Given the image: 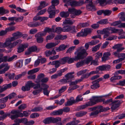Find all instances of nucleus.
<instances>
[{
	"instance_id": "nucleus-64",
	"label": "nucleus",
	"mask_w": 125,
	"mask_h": 125,
	"mask_svg": "<svg viewBox=\"0 0 125 125\" xmlns=\"http://www.w3.org/2000/svg\"><path fill=\"white\" fill-rule=\"evenodd\" d=\"M26 84L27 86L30 87V88L31 87H33L34 85V83H32L31 81H28L27 82Z\"/></svg>"
},
{
	"instance_id": "nucleus-7",
	"label": "nucleus",
	"mask_w": 125,
	"mask_h": 125,
	"mask_svg": "<svg viewBox=\"0 0 125 125\" xmlns=\"http://www.w3.org/2000/svg\"><path fill=\"white\" fill-rule=\"evenodd\" d=\"M88 3L86 5V8L89 10H95L96 9L95 6L93 5L92 0H86L84 3Z\"/></svg>"
},
{
	"instance_id": "nucleus-36",
	"label": "nucleus",
	"mask_w": 125,
	"mask_h": 125,
	"mask_svg": "<svg viewBox=\"0 0 125 125\" xmlns=\"http://www.w3.org/2000/svg\"><path fill=\"white\" fill-rule=\"evenodd\" d=\"M43 31L46 34L47 32L49 33L50 32H54V29L53 28L50 29L48 27H46L44 29Z\"/></svg>"
},
{
	"instance_id": "nucleus-49",
	"label": "nucleus",
	"mask_w": 125,
	"mask_h": 125,
	"mask_svg": "<svg viewBox=\"0 0 125 125\" xmlns=\"http://www.w3.org/2000/svg\"><path fill=\"white\" fill-rule=\"evenodd\" d=\"M110 27L109 28H107L103 29V34H110V33L109 31L110 30Z\"/></svg>"
},
{
	"instance_id": "nucleus-2",
	"label": "nucleus",
	"mask_w": 125,
	"mask_h": 125,
	"mask_svg": "<svg viewBox=\"0 0 125 125\" xmlns=\"http://www.w3.org/2000/svg\"><path fill=\"white\" fill-rule=\"evenodd\" d=\"M7 116H10V117L12 120H14L19 117H22L23 115L22 113L19 112L18 110H13L10 113L6 114Z\"/></svg>"
},
{
	"instance_id": "nucleus-19",
	"label": "nucleus",
	"mask_w": 125,
	"mask_h": 125,
	"mask_svg": "<svg viewBox=\"0 0 125 125\" xmlns=\"http://www.w3.org/2000/svg\"><path fill=\"white\" fill-rule=\"evenodd\" d=\"M92 103L91 102H88L86 103L85 104L81 105L79 106L80 109H83L86 107L89 106H91L93 105L94 104H92Z\"/></svg>"
},
{
	"instance_id": "nucleus-11",
	"label": "nucleus",
	"mask_w": 125,
	"mask_h": 125,
	"mask_svg": "<svg viewBox=\"0 0 125 125\" xmlns=\"http://www.w3.org/2000/svg\"><path fill=\"white\" fill-rule=\"evenodd\" d=\"M122 45L121 44H116L113 47L114 49H117V52H120L124 49V48L122 47Z\"/></svg>"
},
{
	"instance_id": "nucleus-29",
	"label": "nucleus",
	"mask_w": 125,
	"mask_h": 125,
	"mask_svg": "<svg viewBox=\"0 0 125 125\" xmlns=\"http://www.w3.org/2000/svg\"><path fill=\"white\" fill-rule=\"evenodd\" d=\"M122 78V77L121 76H115L114 75V76L110 78V80L111 82H113L116 80H119L121 79Z\"/></svg>"
},
{
	"instance_id": "nucleus-57",
	"label": "nucleus",
	"mask_w": 125,
	"mask_h": 125,
	"mask_svg": "<svg viewBox=\"0 0 125 125\" xmlns=\"http://www.w3.org/2000/svg\"><path fill=\"white\" fill-rule=\"evenodd\" d=\"M95 56L96 60H98L99 58L101 57L102 55V53L101 52H98L96 54Z\"/></svg>"
},
{
	"instance_id": "nucleus-43",
	"label": "nucleus",
	"mask_w": 125,
	"mask_h": 125,
	"mask_svg": "<svg viewBox=\"0 0 125 125\" xmlns=\"http://www.w3.org/2000/svg\"><path fill=\"white\" fill-rule=\"evenodd\" d=\"M112 11L109 10H104V14L105 16H109L112 13Z\"/></svg>"
},
{
	"instance_id": "nucleus-54",
	"label": "nucleus",
	"mask_w": 125,
	"mask_h": 125,
	"mask_svg": "<svg viewBox=\"0 0 125 125\" xmlns=\"http://www.w3.org/2000/svg\"><path fill=\"white\" fill-rule=\"evenodd\" d=\"M68 59L67 61L68 63H71L73 62L74 61H76L77 60V59H76L75 57L74 58H70L69 57H68Z\"/></svg>"
},
{
	"instance_id": "nucleus-46",
	"label": "nucleus",
	"mask_w": 125,
	"mask_h": 125,
	"mask_svg": "<svg viewBox=\"0 0 125 125\" xmlns=\"http://www.w3.org/2000/svg\"><path fill=\"white\" fill-rule=\"evenodd\" d=\"M62 28L60 27H56L55 28V30L54 32L58 34L61 33L62 32Z\"/></svg>"
},
{
	"instance_id": "nucleus-15",
	"label": "nucleus",
	"mask_w": 125,
	"mask_h": 125,
	"mask_svg": "<svg viewBox=\"0 0 125 125\" xmlns=\"http://www.w3.org/2000/svg\"><path fill=\"white\" fill-rule=\"evenodd\" d=\"M43 122L45 124L53 123V117H51L47 118L43 120Z\"/></svg>"
},
{
	"instance_id": "nucleus-34",
	"label": "nucleus",
	"mask_w": 125,
	"mask_h": 125,
	"mask_svg": "<svg viewBox=\"0 0 125 125\" xmlns=\"http://www.w3.org/2000/svg\"><path fill=\"white\" fill-rule=\"evenodd\" d=\"M49 87V86L47 84L44 83H42L41 84V88L40 89H41V91L42 90L48 89Z\"/></svg>"
},
{
	"instance_id": "nucleus-58",
	"label": "nucleus",
	"mask_w": 125,
	"mask_h": 125,
	"mask_svg": "<svg viewBox=\"0 0 125 125\" xmlns=\"http://www.w3.org/2000/svg\"><path fill=\"white\" fill-rule=\"evenodd\" d=\"M46 34L44 31L42 32H40L36 34V36H38L41 37L45 36L46 35Z\"/></svg>"
},
{
	"instance_id": "nucleus-60",
	"label": "nucleus",
	"mask_w": 125,
	"mask_h": 125,
	"mask_svg": "<svg viewBox=\"0 0 125 125\" xmlns=\"http://www.w3.org/2000/svg\"><path fill=\"white\" fill-rule=\"evenodd\" d=\"M67 89L66 86L62 87L59 90V94H61L64 91Z\"/></svg>"
},
{
	"instance_id": "nucleus-40",
	"label": "nucleus",
	"mask_w": 125,
	"mask_h": 125,
	"mask_svg": "<svg viewBox=\"0 0 125 125\" xmlns=\"http://www.w3.org/2000/svg\"><path fill=\"white\" fill-rule=\"evenodd\" d=\"M17 58V56L15 55H13L12 56L10 57L8 59V62H10L14 60H15Z\"/></svg>"
},
{
	"instance_id": "nucleus-20",
	"label": "nucleus",
	"mask_w": 125,
	"mask_h": 125,
	"mask_svg": "<svg viewBox=\"0 0 125 125\" xmlns=\"http://www.w3.org/2000/svg\"><path fill=\"white\" fill-rule=\"evenodd\" d=\"M45 76L42 73L39 74L37 76L36 80L35 82L36 83H39L41 82V80Z\"/></svg>"
},
{
	"instance_id": "nucleus-21",
	"label": "nucleus",
	"mask_w": 125,
	"mask_h": 125,
	"mask_svg": "<svg viewBox=\"0 0 125 125\" xmlns=\"http://www.w3.org/2000/svg\"><path fill=\"white\" fill-rule=\"evenodd\" d=\"M9 12L8 10L5 9L3 7H0V14L2 16Z\"/></svg>"
},
{
	"instance_id": "nucleus-22",
	"label": "nucleus",
	"mask_w": 125,
	"mask_h": 125,
	"mask_svg": "<svg viewBox=\"0 0 125 125\" xmlns=\"http://www.w3.org/2000/svg\"><path fill=\"white\" fill-rule=\"evenodd\" d=\"M60 16L62 18H66L69 17V13L68 11H62L60 13Z\"/></svg>"
},
{
	"instance_id": "nucleus-30",
	"label": "nucleus",
	"mask_w": 125,
	"mask_h": 125,
	"mask_svg": "<svg viewBox=\"0 0 125 125\" xmlns=\"http://www.w3.org/2000/svg\"><path fill=\"white\" fill-rule=\"evenodd\" d=\"M106 1V0H96L95 3L96 4L99 3L101 6H103Z\"/></svg>"
},
{
	"instance_id": "nucleus-13",
	"label": "nucleus",
	"mask_w": 125,
	"mask_h": 125,
	"mask_svg": "<svg viewBox=\"0 0 125 125\" xmlns=\"http://www.w3.org/2000/svg\"><path fill=\"white\" fill-rule=\"evenodd\" d=\"M110 30L112 31L111 33H116L118 32L122 33H123V30L122 29H117L114 27H110Z\"/></svg>"
},
{
	"instance_id": "nucleus-35",
	"label": "nucleus",
	"mask_w": 125,
	"mask_h": 125,
	"mask_svg": "<svg viewBox=\"0 0 125 125\" xmlns=\"http://www.w3.org/2000/svg\"><path fill=\"white\" fill-rule=\"evenodd\" d=\"M97 23L102 25L106 24L108 23V20L107 19L102 20L98 22Z\"/></svg>"
},
{
	"instance_id": "nucleus-38",
	"label": "nucleus",
	"mask_w": 125,
	"mask_h": 125,
	"mask_svg": "<svg viewBox=\"0 0 125 125\" xmlns=\"http://www.w3.org/2000/svg\"><path fill=\"white\" fill-rule=\"evenodd\" d=\"M53 65H54L55 67L56 68H58L60 66V64L59 61H55L52 62Z\"/></svg>"
},
{
	"instance_id": "nucleus-63",
	"label": "nucleus",
	"mask_w": 125,
	"mask_h": 125,
	"mask_svg": "<svg viewBox=\"0 0 125 125\" xmlns=\"http://www.w3.org/2000/svg\"><path fill=\"white\" fill-rule=\"evenodd\" d=\"M16 95V94L15 93H12L9 95L8 96H8V98H9V99H10L14 97Z\"/></svg>"
},
{
	"instance_id": "nucleus-23",
	"label": "nucleus",
	"mask_w": 125,
	"mask_h": 125,
	"mask_svg": "<svg viewBox=\"0 0 125 125\" xmlns=\"http://www.w3.org/2000/svg\"><path fill=\"white\" fill-rule=\"evenodd\" d=\"M40 23L39 22H37L35 23L30 22L28 24V26L31 27H35L40 25Z\"/></svg>"
},
{
	"instance_id": "nucleus-24",
	"label": "nucleus",
	"mask_w": 125,
	"mask_h": 125,
	"mask_svg": "<svg viewBox=\"0 0 125 125\" xmlns=\"http://www.w3.org/2000/svg\"><path fill=\"white\" fill-rule=\"evenodd\" d=\"M93 59V57L91 56H89L87 57L85 60H83L84 61L85 63L86 64H88L90 62H91Z\"/></svg>"
},
{
	"instance_id": "nucleus-4",
	"label": "nucleus",
	"mask_w": 125,
	"mask_h": 125,
	"mask_svg": "<svg viewBox=\"0 0 125 125\" xmlns=\"http://www.w3.org/2000/svg\"><path fill=\"white\" fill-rule=\"evenodd\" d=\"M62 32H69L71 33L75 32V27L74 26H70L69 25H66L62 28Z\"/></svg>"
},
{
	"instance_id": "nucleus-56",
	"label": "nucleus",
	"mask_w": 125,
	"mask_h": 125,
	"mask_svg": "<svg viewBox=\"0 0 125 125\" xmlns=\"http://www.w3.org/2000/svg\"><path fill=\"white\" fill-rule=\"evenodd\" d=\"M117 38V36L116 35H112L109 36L106 39V40H112L116 39Z\"/></svg>"
},
{
	"instance_id": "nucleus-61",
	"label": "nucleus",
	"mask_w": 125,
	"mask_h": 125,
	"mask_svg": "<svg viewBox=\"0 0 125 125\" xmlns=\"http://www.w3.org/2000/svg\"><path fill=\"white\" fill-rule=\"evenodd\" d=\"M112 101L113 100L112 98L108 99L106 101L104 99V101H103V104H110V103H111Z\"/></svg>"
},
{
	"instance_id": "nucleus-3",
	"label": "nucleus",
	"mask_w": 125,
	"mask_h": 125,
	"mask_svg": "<svg viewBox=\"0 0 125 125\" xmlns=\"http://www.w3.org/2000/svg\"><path fill=\"white\" fill-rule=\"evenodd\" d=\"M88 55L86 50L84 49H80L79 50L77 56H75L76 59L77 60L83 59Z\"/></svg>"
},
{
	"instance_id": "nucleus-6",
	"label": "nucleus",
	"mask_w": 125,
	"mask_h": 125,
	"mask_svg": "<svg viewBox=\"0 0 125 125\" xmlns=\"http://www.w3.org/2000/svg\"><path fill=\"white\" fill-rule=\"evenodd\" d=\"M13 37L8 38L10 42L11 43L12 42L15 40L20 38L22 36V33L21 32L18 31L12 34Z\"/></svg>"
},
{
	"instance_id": "nucleus-17",
	"label": "nucleus",
	"mask_w": 125,
	"mask_h": 125,
	"mask_svg": "<svg viewBox=\"0 0 125 125\" xmlns=\"http://www.w3.org/2000/svg\"><path fill=\"white\" fill-rule=\"evenodd\" d=\"M75 21L73 20L68 19H66L63 21V23L65 24H70L72 25L74 22Z\"/></svg>"
},
{
	"instance_id": "nucleus-8",
	"label": "nucleus",
	"mask_w": 125,
	"mask_h": 125,
	"mask_svg": "<svg viewBox=\"0 0 125 125\" xmlns=\"http://www.w3.org/2000/svg\"><path fill=\"white\" fill-rule=\"evenodd\" d=\"M74 73V72L69 73L65 75L66 78L62 80L61 82L65 83L71 80V79L74 77V75L72 74Z\"/></svg>"
},
{
	"instance_id": "nucleus-37",
	"label": "nucleus",
	"mask_w": 125,
	"mask_h": 125,
	"mask_svg": "<svg viewBox=\"0 0 125 125\" xmlns=\"http://www.w3.org/2000/svg\"><path fill=\"white\" fill-rule=\"evenodd\" d=\"M55 6H54L52 5L51 6L48 8V12L49 13L51 12L55 11Z\"/></svg>"
},
{
	"instance_id": "nucleus-50",
	"label": "nucleus",
	"mask_w": 125,
	"mask_h": 125,
	"mask_svg": "<svg viewBox=\"0 0 125 125\" xmlns=\"http://www.w3.org/2000/svg\"><path fill=\"white\" fill-rule=\"evenodd\" d=\"M121 16L120 19L122 21H125V13L122 12L120 13Z\"/></svg>"
},
{
	"instance_id": "nucleus-28",
	"label": "nucleus",
	"mask_w": 125,
	"mask_h": 125,
	"mask_svg": "<svg viewBox=\"0 0 125 125\" xmlns=\"http://www.w3.org/2000/svg\"><path fill=\"white\" fill-rule=\"evenodd\" d=\"M83 80V78H82L81 79H77L74 81L71 82L70 84V85H76L78 83L82 81Z\"/></svg>"
},
{
	"instance_id": "nucleus-33",
	"label": "nucleus",
	"mask_w": 125,
	"mask_h": 125,
	"mask_svg": "<svg viewBox=\"0 0 125 125\" xmlns=\"http://www.w3.org/2000/svg\"><path fill=\"white\" fill-rule=\"evenodd\" d=\"M42 109L43 108L41 107H36L32 109L31 111L32 112H39L42 110Z\"/></svg>"
},
{
	"instance_id": "nucleus-16",
	"label": "nucleus",
	"mask_w": 125,
	"mask_h": 125,
	"mask_svg": "<svg viewBox=\"0 0 125 125\" xmlns=\"http://www.w3.org/2000/svg\"><path fill=\"white\" fill-rule=\"evenodd\" d=\"M3 54H0V63L2 62H8V57L7 56H3Z\"/></svg>"
},
{
	"instance_id": "nucleus-44",
	"label": "nucleus",
	"mask_w": 125,
	"mask_h": 125,
	"mask_svg": "<svg viewBox=\"0 0 125 125\" xmlns=\"http://www.w3.org/2000/svg\"><path fill=\"white\" fill-rule=\"evenodd\" d=\"M98 97L97 96H94L92 98V101H90L89 102H91L92 103V104H94L93 105L97 103V100L98 98Z\"/></svg>"
},
{
	"instance_id": "nucleus-32",
	"label": "nucleus",
	"mask_w": 125,
	"mask_h": 125,
	"mask_svg": "<svg viewBox=\"0 0 125 125\" xmlns=\"http://www.w3.org/2000/svg\"><path fill=\"white\" fill-rule=\"evenodd\" d=\"M55 44L54 42H50L48 43L45 46V47L48 49H50L55 46Z\"/></svg>"
},
{
	"instance_id": "nucleus-5",
	"label": "nucleus",
	"mask_w": 125,
	"mask_h": 125,
	"mask_svg": "<svg viewBox=\"0 0 125 125\" xmlns=\"http://www.w3.org/2000/svg\"><path fill=\"white\" fill-rule=\"evenodd\" d=\"M123 101L122 100H117L115 101H112V103L109 104V105L111 106V108L113 111L115 110L117 107H118L120 104L122 103Z\"/></svg>"
},
{
	"instance_id": "nucleus-25",
	"label": "nucleus",
	"mask_w": 125,
	"mask_h": 125,
	"mask_svg": "<svg viewBox=\"0 0 125 125\" xmlns=\"http://www.w3.org/2000/svg\"><path fill=\"white\" fill-rule=\"evenodd\" d=\"M89 25V24L87 23H80L77 25V27L79 28H80L88 27Z\"/></svg>"
},
{
	"instance_id": "nucleus-18",
	"label": "nucleus",
	"mask_w": 125,
	"mask_h": 125,
	"mask_svg": "<svg viewBox=\"0 0 125 125\" xmlns=\"http://www.w3.org/2000/svg\"><path fill=\"white\" fill-rule=\"evenodd\" d=\"M63 113V110L62 109H60L58 110L52 112L51 115H56L62 114Z\"/></svg>"
},
{
	"instance_id": "nucleus-47",
	"label": "nucleus",
	"mask_w": 125,
	"mask_h": 125,
	"mask_svg": "<svg viewBox=\"0 0 125 125\" xmlns=\"http://www.w3.org/2000/svg\"><path fill=\"white\" fill-rule=\"evenodd\" d=\"M55 36V35L53 34L48 35L46 37V40L47 41L48 40H51L53 39Z\"/></svg>"
},
{
	"instance_id": "nucleus-42",
	"label": "nucleus",
	"mask_w": 125,
	"mask_h": 125,
	"mask_svg": "<svg viewBox=\"0 0 125 125\" xmlns=\"http://www.w3.org/2000/svg\"><path fill=\"white\" fill-rule=\"evenodd\" d=\"M101 45V43H100L94 47L92 49V51L93 52H96L99 49Z\"/></svg>"
},
{
	"instance_id": "nucleus-1",
	"label": "nucleus",
	"mask_w": 125,
	"mask_h": 125,
	"mask_svg": "<svg viewBox=\"0 0 125 125\" xmlns=\"http://www.w3.org/2000/svg\"><path fill=\"white\" fill-rule=\"evenodd\" d=\"M21 40L19 39L13 43H11L8 38L6 39V42L4 43L0 42V48H5L7 47L8 48L11 49L16 46L18 44L21 43Z\"/></svg>"
},
{
	"instance_id": "nucleus-14",
	"label": "nucleus",
	"mask_w": 125,
	"mask_h": 125,
	"mask_svg": "<svg viewBox=\"0 0 125 125\" xmlns=\"http://www.w3.org/2000/svg\"><path fill=\"white\" fill-rule=\"evenodd\" d=\"M92 83L93 85L91 86V88L92 89H95L98 88L100 86L99 84L96 81H93Z\"/></svg>"
},
{
	"instance_id": "nucleus-59",
	"label": "nucleus",
	"mask_w": 125,
	"mask_h": 125,
	"mask_svg": "<svg viewBox=\"0 0 125 125\" xmlns=\"http://www.w3.org/2000/svg\"><path fill=\"white\" fill-rule=\"evenodd\" d=\"M120 21H116L111 23V25L112 26H115L120 25Z\"/></svg>"
},
{
	"instance_id": "nucleus-41",
	"label": "nucleus",
	"mask_w": 125,
	"mask_h": 125,
	"mask_svg": "<svg viewBox=\"0 0 125 125\" xmlns=\"http://www.w3.org/2000/svg\"><path fill=\"white\" fill-rule=\"evenodd\" d=\"M101 112L100 110H96L92 112L90 115V116H94L98 115L99 113Z\"/></svg>"
},
{
	"instance_id": "nucleus-26",
	"label": "nucleus",
	"mask_w": 125,
	"mask_h": 125,
	"mask_svg": "<svg viewBox=\"0 0 125 125\" xmlns=\"http://www.w3.org/2000/svg\"><path fill=\"white\" fill-rule=\"evenodd\" d=\"M75 103V100H70L68 101L66 103H65V106H69Z\"/></svg>"
},
{
	"instance_id": "nucleus-52",
	"label": "nucleus",
	"mask_w": 125,
	"mask_h": 125,
	"mask_svg": "<svg viewBox=\"0 0 125 125\" xmlns=\"http://www.w3.org/2000/svg\"><path fill=\"white\" fill-rule=\"evenodd\" d=\"M85 64L84 61L83 60L80 62L77 63H76V67L77 68L79 67L84 65Z\"/></svg>"
},
{
	"instance_id": "nucleus-27",
	"label": "nucleus",
	"mask_w": 125,
	"mask_h": 125,
	"mask_svg": "<svg viewBox=\"0 0 125 125\" xmlns=\"http://www.w3.org/2000/svg\"><path fill=\"white\" fill-rule=\"evenodd\" d=\"M68 59V57H66L60 59L59 60L60 64H64L67 61Z\"/></svg>"
},
{
	"instance_id": "nucleus-51",
	"label": "nucleus",
	"mask_w": 125,
	"mask_h": 125,
	"mask_svg": "<svg viewBox=\"0 0 125 125\" xmlns=\"http://www.w3.org/2000/svg\"><path fill=\"white\" fill-rule=\"evenodd\" d=\"M21 90L24 91H28L30 90V88L26 84L25 86H23L22 87Z\"/></svg>"
},
{
	"instance_id": "nucleus-9",
	"label": "nucleus",
	"mask_w": 125,
	"mask_h": 125,
	"mask_svg": "<svg viewBox=\"0 0 125 125\" xmlns=\"http://www.w3.org/2000/svg\"><path fill=\"white\" fill-rule=\"evenodd\" d=\"M69 3V5L71 7H75L82 5L84 4V2L83 0L78 2L74 0H70Z\"/></svg>"
},
{
	"instance_id": "nucleus-39",
	"label": "nucleus",
	"mask_w": 125,
	"mask_h": 125,
	"mask_svg": "<svg viewBox=\"0 0 125 125\" xmlns=\"http://www.w3.org/2000/svg\"><path fill=\"white\" fill-rule=\"evenodd\" d=\"M35 37L37 38L36 40L37 42L39 43H42L43 41V38L42 37H41L38 36H36L35 35Z\"/></svg>"
},
{
	"instance_id": "nucleus-10",
	"label": "nucleus",
	"mask_w": 125,
	"mask_h": 125,
	"mask_svg": "<svg viewBox=\"0 0 125 125\" xmlns=\"http://www.w3.org/2000/svg\"><path fill=\"white\" fill-rule=\"evenodd\" d=\"M37 50L36 46L33 45L27 49V50L25 52V54L28 55L31 54L32 52H36Z\"/></svg>"
},
{
	"instance_id": "nucleus-12",
	"label": "nucleus",
	"mask_w": 125,
	"mask_h": 125,
	"mask_svg": "<svg viewBox=\"0 0 125 125\" xmlns=\"http://www.w3.org/2000/svg\"><path fill=\"white\" fill-rule=\"evenodd\" d=\"M69 45H65L62 44L60 45L59 47H56V50L58 52L60 51L64 50L67 48L69 47Z\"/></svg>"
},
{
	"instance_id": "nucleus-62",
	"label": "nucleus",
	"mask_w": 125,
	"mask_h": 125,
	"mask_svg": "<svg viewBox=\"0 0 125 125\" xmlns=\"http://www.w3.org/2000/svg\"><path fill=\"white\" fill-rule=\"evenodd\" d=\"M8 96L6 97L0 99V103H2L6 102L8 99Z\"/></svg>"
},
{
	"instance_id": "nucleus-53",
	"label": "nucleus",
	"mask_w": 125,
	"mask_h": 125,
	"mask_svg": "<svg viewBox=\"0 0 125 125\" xmlns=\"http://www.w3.org/2000/svg\"><path fill=\"white\" fill-rule=\"evenodd\" d=\"M110 109V108L108 107H103L102 106L100 105V109L101 112L106 111L109 110Z\"/></svg>"
},
{
	"instance_id": "nucleus-55",
	"label": "nucleus",
	"mask_w": 125,
	"mask_h": 125,
	"mask_svg": "<svg viewBox=\"0 0 125 125\" xmlns=\"http://www.w3.org/2000/svg\"><path fill=\"white\" fill-rule=\"evenodd\" d=\"M61 119L60 117H56L54 118L53 117V123H56L58 122H61Z\"/></svg>"
},
{
	"instance_id": "nucleus-31",
	"label": "nucleus",
	"mask_w": 125,
	"mask_h": 125,
	"mask_svg": "<svg viewBox=\"0 0 125 125\" xmlns=\"http://www.w3.org/2000/svg\"><path fill=\"white\" fill-rule=\"evenodd\" d=\"M99 72L98 70H96V71H93L89 73V74H88V73H86L85 75H84L83 76V78H87L88 76H89L90 74H95Z\"/></svg>"
},
{
	"instance_id": "nucleus-48",
	"label": "nucleus",
	"mask_w": 125,
	"mask_h": 125,
	"mask_svg": "<svg viewBox=\"0 0 125 125\" xmlns=\"http://www.w3.org/2000/svg\"><path fill=\"white\" fill-rule=\"evenodd\" d=\"M91 31L92 30L91 29L87 28L84 29V32L86 36L88 34L90 33L91 32Z\"/></svg>"
},
{
	"instance_id": "nucleus-45",
	"label": "nucleus",
	"mask_w": 125,
	"mask_h": 125,
	"mask_svg": "<svg viewBox=\"0 0 125 125\" xmlns=\"http://www.w3.org/2000/svg\"><path fill=\"white\" fill-rule=\"evenodd\" d=\"M82 95L81 94L78 95L76 97L75 101L76 103L78 102L79 101H82L83 100V98L82 97Z\"/></svg>"
}]
</instances>
